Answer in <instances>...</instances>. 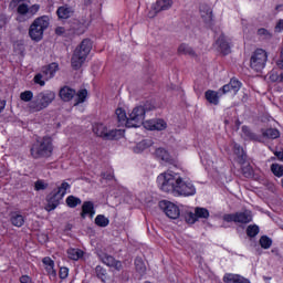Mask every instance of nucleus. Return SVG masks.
Instances as JSON below:
<instances>
[{
    "label": "nucleus",
    "instance_id": "nucleus-55",
    "mask_svg": "<svg viewBox=\"0 0 283 283\" xmlns=\"http://www.w3.org/2000/svg\"><path fill=\"white\" fill-rule=\"evenodd\" d=\"M276 65L280 70H283V57L276 62Z\"/></svg>",
    "mask_w": 283,
    "mask_h": 283
},
{
    "label": "nucleus",
    "instance_id": "nucleus-30",
    "mask_svg": "<svg viewBox=\"0 0 283 283\" xmlns=\"http://www.w3.org/2000/svg\"><path fill=\"white\" fill-rule=\"evenodd\" d=\"M242 134L248 138L249 140H255L258 143H262V138L258 135H255L248 126L242 127Z\"/></svg>",
    "mask_w": 283,
    "mask_h": 283
},
{
    "label": "nucleus",
    "instance_id": "nucleus-17",
    "mask_svg": "<svg viewBox=\"0 0 283 283\" xmlns=\"http://www.w3.org/2000/svg\"><path fill=\"white\" fill-rule=\"evenodd\" d=\"M101 261L103 264H106V266L116 269V271H120V269H123V263H120V261H116V259H114L112 255L103 254L101 255Z\"/></svg>",
    "mask_w": 283,
    "mask_h": 283
},
{
    "label": "nucleus",
    "instance_id": "nucleus-20",
    "mask_svg": "<svg viewBox=\"0 0 283 283\" xmlns=\"http://www.w3.org/2000/svg\"><path fill=\"white\" fill-rule=\"evenodd\" d=\"M59 72V64L51 63L46 66L42 67V74H44V81H50V78H54V75Z\"/></svg>",
    "mask_w": 283,
    "mask_h": 283
},
{
    "label": "nucleus",
    "instance_id": "nucleus-48",
    "mask_svg": "<svg viewBox=\"0 0 283 283\" xmlns=\"http://www.w3.org/2000/svg\"><path fill=\"white\" fill-rule=\"evenodd\" d=\"M70 275V270L67 268L60 269V277L61 280H65Z\"/></svg>",
    "mask_w": 283,
    "mask_h": 283
},
{
    "label": "nucleus",
    "instance_id": "nucleus-21",
    "mask_svg": "<svg viewBox=\"0 0 283 283\" xmlns=\"http://www.w3.org/2000/svg\"><path fill=\"white\" fill-rule=\"evenodd\" d=\"M220 96H222V90H219L217 92L208 90L205 93L206 101H208V103H210L211 105H219L220 104Z\"/></svg>",
    "mask_w": 283,
    "mask_h": 283
},
{
    "label": "nucleus",
    "instance_id": "nucleus-57",
    "mask_svg": "<svg viewBox=\"0 0 283 283\" xmlns=\"http://www.w3.org/2000/svg\"><path fill=\"white\" fill-rule=\"evenodd\" d=\"M281 83H283V73H281Z\"/></svg>",
    "mask_w": 283,
    "mask_h": 283
},
{
    "label": "nucleus",
    "instance_id": "nucleus-49",
    "mask_svg": "<svg viewBox=\"0 0 283 283\" xmlns=\"http://www.w3.org/2000/svg\"><path fill=\"white\" fill-rule=\"evenodd\" d=\"M275 32H283V19H280L275 25Z\"/></svg>",
    "mask_w": 283,
    "mask_h": 283
},
{
    "label": "nucleus",
    "instance_id": "nucleus-26",
    "mask_svg": "<svg viewBox=\"0 0 283 283\" xmlns=\"http://www.w3.org/2000/svg\"><path fill=\"white\" fill-rule=\"evenodd\" d=\"M233 149L239 165H247V154H244V149H242V147L238 144L233 145Z\"/></svg>",
    "mask_w": 283,
    "mask_h": 283
},
{
    "label": "nucleus",
    "instance_id": "nucleus-56",
    "mask_svg": "<svg viewBox=\"0 0 283 283\" xmlns=\"http://www.w3.org/2000/svg\"><path fill=\"white\" fill-rule=\"evenodd\" d=\"M13 1H15V3H21V2L27 1V0H13Z\"/></svg>",
    "mask_w": 283,
    "mask_h": 283
},
{
    "label": "nucleus",
    "instance_id": "nucleus-34",
    "mask_svg": "<svg viewBox=\"0 0 283 283\" xmlns=\"http://www.w3.org/2000/svg\"><path fill=\"white\" fill-rule=\"evenodd\" d=\"M179 54H188L189 56H196V52L188 44H181L178 48Z\"/></svg>",
    "mask_w": 283,
    "mask_h": 283
},
{
    "label": "nucleus",
    "instance_id": "nucleus-42",
    "mask_svg": "<svg viewBox=\"0 0 283 283\" xmlns=\"http://www.w3.org/2000/svg\"><path fill=\"white\" fill-rule=\"evenodd\" d=\"M259 242L262 249H271V245L273 244V240L266 235L261 237Z\"/></svg>",
    "mask_w": 283,
    "mask_h": 283
},
{
    "label": "nucleus",
    "instance_id": "nucleus-10",
    "mask_svg": "<svg viewBox=\"0 0 283 283\" xmlns=\"http://www.w3.org/2000/svg\"><path fill=\"white\" fill-rule=\"evenodd\" d=\"M118 130H108L107 126L103 123L93 124V133L95 136L99 138H104L105 140H114L116 138V134Z\"/></svg>",
    "mask_w": 283,
    "mask_h": 283
},
{
    "label": "nucleus",
    "instance_id": "nucleus-29",
    "mask_svg": "<svg viewBox=\"0 0 283 283\" xmlns=\"http://www.w3.org/2000/svg\"><path fill=\"white\" fill-rule=\"evenodd\" d=\"M261 134L263 138H270L271 140H275V138H280V130H277L276 128L262 129Z\"/></svg>",
    "mask_w": 283,
    "mask_h": 283
},
{
    "label": "nucleus",
    "instance_id": "nucleus-38",
    "mask_svg": "<svg viewBox=\"0 0 283 283\" xmlns=\"http://www.w3.org/2000/svg\"><path fill=\"white\" fill-rule=\"evenodd\" d=\"M258 233H260V227H258L256 224H250L247 228L248 238H255V235H258Z\"/></svg>",
    "mask_w": 283,
    "mask_h": 283
},
{
    "label": "nucleus",
    "instance_id": "nucleus-33",
    "mask_svg": "<svg viewBox=\"0 0 283 283\" xmlns=\"http://www.w3.org/2000/svg\"><path fill=\"white\" fill-rule=\"evenodd\" d=\"M81 198H77L75 196H69L66 198V205L67 207H70V209H76V207H78V205H81Z\"/></svg>",
    "mask_w": 283,
    "mask_h": 283
},
{
    "label": "nucleus",
    "instance_id": "nucleus-18",
    "mask_svg": "<svg viewBox=\"0 0 283 283\" xmlns=\"http://www.w3.org/2000/svg\"><path fill=\"white\" fill-rule=\"evenodd\" d=\"M200 14L205 23H207V25H211V21H213V10H211V7H209V4L200 6Z\"/></svg>",
    "mask_w": 283,
    "mask_h": 283
},
{
    "label": "nucleus",
    "instance_id": "nucleus-7",
    "mask_svg": "<svg viewBox=\"0 0 283 283\" xmlns=\"http://www.w3.org/2000/svg\"><path fill=\"white\" fill-rule=\"evenodd\" d=\"M60 98H62L65 103L75 98L74 105H81V103H85L87 98V90H80L77 93L74 88H70V86H64L60 90Z\"/></svg>",
    "mask_w": 283,
    "mask_h": 283
},
{
    "label": "nucleus",
    "instance_id": "nucleus-45",
    "mask_svg": "<svg viewBox=\"0 0 283 283\" xmlns=\"http://www.w3.org/2000/svg\"><path fill=\"white\" fill-rule=\"evenodd\" d=\"M35 191H43L45 189H48V184L43 182V180H38L35 181Z\"/></svg>",
    "mask_w": 283,
    "mask_h": 283
},
{
    "label": "nucleus",
    "instance_id": "nucleus-14",
    "mask_svg": "<svg viewBox=\"0 0 283 283\" xmlns=\"http://www.w3.org/2000/svg\"><path fill=\"white\" fill-rule=\"evenodd\" d=\"M198 218L207 220L209 218V210L207 208H196L195 213L190 212L187 220L190 224H193L198 221Z\"/></svg>",
    "mask_w": 283,
    "mask_h": 283
},
{
    "label": "nucleus",
    "instance_id": "nucleus-46",
    "mask_svg": "<svg viewBox=\"0 0 283 283\" xmlns=\"http://www.w3.org/2000/svg\"><path fill=\"white\" fill-rule=\"evenodd\" d=\"M10 22V18L6 14H0V30H2V28H6V25H8V23Z\"/></svg>",
    "mask_w": 283,
    "mask_h": 283
},
{
    "label": "nucleus",
    "instance_id": "nucleus-50",
    "mask_svg": "<svg viewBox=\"0 0 283 283\" xmlns=\"http://www.w3.org/2000/svg\"><path fill=\"white\" fill-rule=\"evenodd\" d=\"M55 34H57V36H63V34H65V28L63 27H57L55 29Z\"/></svg>",
    "mask_w": 283,
    "mask_h": 283
},
{
    "label": "nucleus",
    "instance_id": "nucleus-23",
    "mask_svg": "<svg viewBox=\"0 0 283 283\" xmlns=\"http://www.w3.org/2000/svg\"><path fill=\"white\" fill-rule=\"evenodd\" d=\"M155 156H157V158H159V160H163L164 163H167L168 165H174V163H176L171 155H169V153L167 150H165L164 148H157L155 151Z\"/></svg>",
    "mask_w": 283,
    "mask_h": 283
},
{
    "label": "nucleus",
    "instance_id": "nucleus-52",
    "mask_svg": "<svg viewBox=\"0 0 283 283\" xmlns=\"http://www.w3.org/2000/svg\"><path fill=\"white\" fill-rule=\"evenodd\" d=\"M149 145H151V144H148L147 140H144V142H142V143H139V144L137 145V147H143V148L145 149V147H149Z\"/></svg>",
    "mask_w": 283,
    "mask_h": 283
},
{
    "label": "nucleus",
    "instance_id": "nucleus-39",
    "mask_svg": "<svg viewBox=\"0 0 283 283\" xmlns=\"http://www.w3.org/2000/svg\"><path fill=\"white\" fill-rule=\"evenodd\" d=\"M67 255L70 260H78L80 258H83V252L78 249H69Z\"/></svg>",
    "mask_w": 283,
    "mask_h": 283
},
{
    "label": "nucleus",
    "instance_id": "nucleus-24",
    "mask_svg": "<svg viewBox=\"0 0 283 283\" xmlns=\"http://www.w3.org/2000/svg\"><path fill=\"white\" fill-rule=\"evenodd\" d=\"M59 19H70L74 14V9L67 4H64L56 10Z\"/></svg>",
    "mask_w": 283,
    "mask_h": 283
},
{
    "label": "nucleus",
    "instance_id": "nucleus-15",
    "mask_svg": "<svg viewBox=\"0 0 283 283\" xmlns=\"http://www.w3.org/2000/svg\"><path fill=\"white\" fill-rule=\"evenodd\" d=\"M240 87H242V83L235 78H231L229 84L223 85L221 88V94H229V92H232V94H238L240 92Z\"/></svg>",
    "mask_w": 283,
    "mask_h": 283
},
{
    "label": "nucleus",
    "instance_id": "nucleus-54",
    "mask_svg": "<svg viewBox=\"0 0 283 283\" xmlns=\"http://www.w3.org/2000/svg\"><path fill=\"white\" fill-rule=\"evenodd\" d=\"M6 109V101H0V114Z\"/></svg>",
    "mask_w": 283,
    "mask_h": 283
},
{
    "label": "nucleus",
    "instance_id": "nucleus-3",
    "mask_svg": "<svg viewBox=\"0 0 283 283\" xmlns=\"http://www.w3.org/2000/svg\"><path fill=\"white\" fill-rule=\"evenodd\" d=\"M54 98H56V93L53 91H42L34 95L33 99L27 105V108L31 114L43 112V109H48L54 103Z\"/></svg>",
    "mask_w": 283,
    "mask_h": 283
},
{
    "label": "nucleus",
    "instance_id": "nucleus-11",
    "mask_svg": "<svg viewBox=\"0 0 283 283\" xmlns=\"http://www.w3.org/2000/svg\"><path fill=\"white\" fill-rule=\"evenodd\" d=\"M160 207H164V211L171 220H178L180 218V208L170 201H163Z\"/></svg>",
    "mask_w": 283,
    "mask_h": 283
},
{
    "label": "nucleus",
    "instance_id": "nucleus-25",
    "mask_svg": "<svg viewBox=\"0 0 283 283\" xmlns=\"http://www.w3.org/2000/svg\"><path fill=\"white\" fill-rule=\"evenodd\" d=\"M42 263L44 264V269L49 275H52V277H56V270H54V261L50 256H45L42 260Z\"/></svg>",
    "mask_w": 283,
    "mask_h": 283
},
{
    "label": "nucleus",
    "instance_id": "nucleus-1",
    "mask_svg": "<svg viewBox=\"0 0 283 283\" xmlns=\"http://www.w3.org/2000/svg\"><path fill=\"white\" fill-rule=\"evenodd\" d=\"M157 184L165 193H172L174 196H196V186L189 180H185L178 172L166 171L157 177Z\"/></svg>",
    "mask_w": 283,
    "mask_h": 283
},
{
    "label": "nucleus",
    "instance_id": "nucleus-4",
    "mask_svg": "<svg viewBox=\"0 0 283 283\" xmlns=\"http://www.w3.org/2000/svg\"><path fill=\"white\" fill-rule=\"evenodd\" d=\"M90 52H92V41L85 39L73 52L71 59L73 70H81V67H83V63L87 60Z\"/></svg>",
    "mask_w": 283,
    "mask_h": 283
},
{
    "label": "nucleus",
    "instance_id": "nucleus-19",
    "mask_svg": "<svg viewBox=\"0 0 283 283\" xmlns=\"http://www.w3.org/2000/svg\"><path fill=\"white\" fill-rule=\"evenodd\" d=\"M171 6H174V0H157V2L153 6V10L155 14H158V12L170 10Z\"/></svg>",
    "mask_w": 283,
    "mask_h": 283
},
{
    "label": "nucleus",
    "instance_id": "nucleus-16",
    "mask_svg": "<svg viewBox=\"0 0 283 283\" xmlns=\"http://www.w3.org/2000/svg\"><path fill=\"white\" fill-rule=\"evenodd\" d=\"M63 200L62 197H60L56 192H51L46 197V206L45 211H54L59 205H61V201Z\"/></svg>",
    "mask_w": 283,
    "mask_h": 283
},
{
    "label": "nucleus",
    "instance_id": "nucleus-37",
    "mask_svg": "<svg viewBox=\"0 0 283 283\" xmlns=\"http://www.w3.org/2000/svg\"><path fill=\"white\" fill-rule=\"evenodd\" d=\"M95 274H96V277H98V280H101L102 282H105V280H107V270H105L101 265H97L95 268Z\"/></svg>",
    "mask_w": 283,
    "mask_h": 283
},
{
    "label": "nucleus",
    "instance_id": "nucleus-2",
    "mask_svg": "<svg viewBox=\"0 0 283 283\" xmlns=\"http://www.w3.org/2000/svg\"><path fill=\"white\" fill-rule=\"evenodd\" d=\"M145 113L144 106L135 107L128 117L127 113H125L123 108H117L115 111L119 127L122 125H126V127H140V125H143V120H145Z\"/></svg>",
    "mask_w": 283,
    "mask_h": 283
},
{
    "label": "nucleus",
    "instance_id": "nucleus-28",
    "mask_svg": "<svg viewBox=\"0 0 283 283\" xmlns=\"http://www.w3.org/2000/svg\"><path fill=\"white\" fill-rule=\"evenodd\" d=\"M10 222L13 224V227L21 228L23 224H25V218H23L22 214L12 212L10 217Z\"/></svg>",
    "mask_w": 283,
    "mask_h": 283
},
{
    "label": "nucleus",
    "instance_id": "nucleus-41",
    "mask_svg": "<svg viewBox=\"0 0 283 283\" xmlns=\"http://www.w3.org/2000/svg\"><path fill=\"white\" fill-rule=\"evenodd\" d=\"M242 174L244 176V178H253V168L251 167V165L247 164L244 166V164L241 167Z\"/></svg>",
    "mask_w": 283,
    "mask_h": 283
},
{
    "label": "nucleus",
    "instance_id": "nucleus-53",
    "mask_svg": "<svg viewBox=\"0 0 283 283\" xmlns=\"http://www.w3.org/2000/svg\"><path fill=\"white\" fill-rule=\"evenodd\" d=\"M274 155L276 156V158L279 160H282L283 161V151H275Z\"/></svg>",
    "mask_w": 283,
    "mask_h": 283
},
{
    "label": "nucleus",
    "instance_id": "nucleus-36",
    "mask_svg": "<svg viewBox=\"0 0 283 283\" xmlns=\"http://www.w3.org/2000/svg\"><path fill=\"white\" fill-rule=\"evenodd\" d=\"M95 224L97 227H102V228L108 227L109 226V219L106 218L104 214H98L95 218Z\"/></svg>",
    "mask_w": 283,
    "mask_h": 283
},
{
    "label": "nucleus",
    "instance_id": "nucleus-8",
    "mask_svg": "<svg viewBox=\"0 0 283 283\" xmlns=\"http://www.w3.org/2000/svg\"><path fill=\"white\" fill-rule=\"evenodd\" d=\"M269 54L263 49H256L250 57V67L254 72H262L266 67Z\"/></svg>",
    "mask_w": 283,
    "mask_h": 283
},
{
    "label": "nucleus",
    "instance_id": "nucleus-35",
    "mask_svg": "<svg viewBox=\"0 0 283 283\" xmlns=\"http://www.w3.org/2000/svg\"><path fill=\"white\" fill-rule=\"evenodd\" d=\"M20 101H23V103H32L34 101V93L32 91H24L20 94Z\"/></svg>",
    "mask_w": 283,
    "mask_h": 283
},
{
    "label": "nucleus",
    "instance_id": "nucleus-13",
    "mask_svg": "<svg viewBox=\"0 0 283 283\" xmlns=\"http://www.w3.org/2000/svg\"><path fill=\"white\" fill-rule=\"evenodd\" d=\"M143 125L145 129H150V132H163L164 129H167V122L164 119L143 120Z\"/></svg>",
    "mask_w": 283,
    "mask_h": 283
},
{
    "label": "nucleus",
    "instance_id": "nucleus-22",
    "mask_svg": "<svg viewBox=\"0 0 283 283\" xmlns=\"http://www.w3.org/2000/svg\"><path fill=\"white\" fill-rule=\"evenodd\" d=\"M86 216H90V218H94V216H96L94 202L92 201H84L82 205L81 218L85 219Z\"/></svg>",
    "mask_w": 283,
    "mask_h": 283
},
{
    "label": "nucleus",
    "instance_id": "nucleus-44",
    "mask_svg": "<svg viewBox=\"0 0 283 283\" xmlns=\"http://www.w3.org/2000/svg\"><path fill=\"white\" fill-rule=\"evenodd\" d=\"M258 36L269 41L270 39L273 38V34L271 32H269V30H266L264 28H261V29L258 30Z\"/></svg>",
    "mask_w": 283,
    "mask_h": 283
},
{
    "label": "nucleus",
    "instance_id": "nucleus-43",
    "mask_svg": "<svg viewBox=\"0 0 283 283\" xmlns=\"http://www.w3.org/2000/svg\"><path fill=\"white\" fill-rule=\"evenodd\" d=\"M34 83L36 85H40L41 87L45 86V74H43V71L41 73H38L34 78H33Z\"/></svg>",
    "mask_w": 283,
    "mask_h": 283
},
{
    "label": "nucleus",
    "instance_id": "nucleus-51",
    "mask_svg": "<svg viewBox=\"0 0 283 283\" xmlns=\"http://www.w3.org/2000/svg\"><path fill=\"white\" fill-rule=\"evenodd\" d=\"M20 283H32V279L29 275H22L20 277Z\"/></svg>",
    "mask_w": 283,
    "mask_h": 283
},
{
    "label": "nucleus",
    "instance_id": "nucleus-5",
    "mask_svg": "<svg viewBox=\"0 0 283 283\" xmlns=\"http://www.w3.org/2000/svg\"><path fill=\"white\" fill-rule=\"evenodd\" d=\"M52 146V138L44 137L41 140H38L33 146L31 147V156L32 158H50L52 156L53 151Z\"/></svg>",
    "mask_w": 283,
    "mask_h": 283
},
{
    "label": "nucleus",
    "instance_id": "nucleus-6",
    "mask_svg": "<svg viewBox=\"0 0 283 283\" xmlns=\"http://www.w3.org/2000/svg\"><path fill=\"white\" fill-rule=\"evenodd\" d=\"M46 28H50V18L46 15L36 18L29 29V35L32 41H41Z\"/></svg>",
    "mask_w": 283,
    "mask_h": 283
},
{
    "label": "nucleus",
    "instance_id": "nucleus-40",
    "mask_svg": "<svg viewBox=\"0 0 283 283\" xmlns=\"http://www.w3.org/2000/svg\"><path fill=\"white\" fill-rule=\"evenodd\" d=\"M271 171L277 178H282V176H283V166L279 165V164H272L271 165Z\"/></svg>",
    "mask_w": 283,
    "mask_h": 283
},
{
    "label": "nucleus",
    "instance_id": "nucleus-58",
    "mask_svg": "<svg viewBox=\"0 0 283 283\" xmlns=\"http://www.w3.org/2000/svg\"><path fill=\"white\" fill-rule=\"evenodd\" d=\"M281 55L283 56V50L281 51Z\"/></svg>",
    "mask_w": 283,
    "mask_h": 283
},
{
    "label": "nucleus",
    "instance_id": "nucleus-27",
    "mask_svg": "<svg viewBox=\"0 0 283 283\" xmlns=\"http://www.w3.org/2000/svg\"><path fill=\"white\" fill-rule=\"evenodd\" d=\"M217 45H219V50L222 54H229L231 52V45L227 42V38L224 35L219 36Z\"/></svg>",
    "mask_w": 283,
    "mask_h": 283
},
{
    "label": "nucleus",
    "instance_id": "nucleus-9",
    "mask_svg": "<svg viewBox=\"0 0 283 283\" xmlns=\"http://www.w3.org/2000/svg\"><path fill=\"white\" fill-rule=\"evenodd\" d=\"M224 222H235L237 224H249L253 222V214L250 210H244L242 212L223 214Z\"/></svg>",
    "mask_w": 283,
    "mask_h": 283
},
{
    "label": "nucleus",
    "instance_id": "nucleus-47",
    "mask_svg": "<svg viewBox=\"0 0 283 283\" xmlns=\"http://www.w3.org/2000/svg\"><path fill=\"white\" fill-rule=\"evenodd\" d=\"M270 81H272L273 83H282L281 75H277V73L275 72H272L270 74Z\"/></svg>",
    "mask_w": 283,
    "mask_h": 283
},
{
    "label": "nucleus",
    "instance_id": "nucleus-32",
    "mask_svg": "<svg viewBox=\"0 0 283 283\" xmlns=\"http://www.w3.org/2000/svg\"><path fill=\"white\" fill-rule=\"evenodd\" d=\"M71 186L67 184V181H63L57 190L54 191L60 198H65V193H67V189H70Z\"/></svg>",
    "mask_w": 283,
    "mask_h": 283
},
{
    "label": "nucleus",
    "instance_id": "nucleus-12",
    "mask_svg": "<svg viewBox=\"0 0 283 283\" xmlns=\"http://www.w3.org/2000/svg\"><path fill=\"white\" fill-rule=\"evenodd\" d=\"M39 10H41V6L39 4H33L29 7L25 3H21L18 7V14H21V17H27V19H32V17H34V14H36Z\"/></svg>",
    "mask_w": 283,
    "mask_h": 283
},
{
    "label": "nucleus",
    "instance_id": "nucleus-31",
    "mask_svg": "<svg viewBox=\"0 0 283 283\" xmlns=\"http://www.w3.org/2000/svg\"><path fill=\"white\" fill-rule=\"evenodd\" d=\"M135 269L139 275H145V273H147V266H145V262L142 258L135 259Z\"/></svg>",
    "mask_w": 283,
    "mask_h": 283
}]
</instances>
